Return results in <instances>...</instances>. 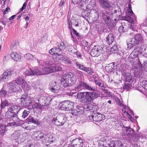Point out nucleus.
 <instances>
[{
	"instance_id": "obj_1",
	"label": "nucleus",
	"mask_w": 147,
	"mask_h": 147,
	"mask_svg": "<svg viewBox=\"0 0 147 147\" xmlns=\"http://www.w3.org/2000/svg\"><path fill=\"white\" fill-rule=\"evenodd\" d=\"M99 95L95 92H79L77 94V97L82 102L88 104L85 106V108L88 110H92V106L89 103L98 98Z\"/></svg>"
},
{
	"instance_id": "obj_2",
	"label": "nucleus",
	"mask_w": 147,
	"mask_h": 147,
	"mask_svg": "<svg viewBox=\"0 0 147 147\" xmlns=\"http://www.w3.org/2000/svg\"><path fill=\"white\" fill-rule=\"evenodd\" d=\"M76 78L71 72L65 73L61 79V83L64 87L69 86L74 84L76 81Z\"/></svg>"
},
{
	"instance_id": "obj_3",
	"label": "nucleus",
	"mask_w": 147,
	"mask_h": 147,
	"mask_svg": "<svg viewBox=\"0 0 147 147\" xmlns=\"http://www.w3.org/2000/svg\"><path fill=\"white\" fill-rule=\"evenodd\" d=\"M143 40V38L141 34H138L134 36L133 38H128L126 43L127 48L131 49L133 48L135 45L142 42Z\"/></svg>"
},
{
	"instance_id": "obj_4",
	"label": "nucleus",
	"mask_w": 147,
	"mask_h": 147,
	"mask_svg": "<svg viewBox=\"0 0 147 147\" xmlns=\"http://www.w3.org/2000/svg\"><path fill=\"white\" fill-rule=\"evenodd\" d=\"M74 103L69 100L62 102L59 105V107L60 109L65 111H72L74 107Z\"/></svg>"
},
{
	"instance_id": "obj_5",
	"label": "nucleus",
	"mask_w": 147,
	"mask_h": 147,
	"mask_svg": "<svg viewBox=\"0 0 147 147\" xmlns=\"http://www.w3.org/2000/svg\"><path fill=\"white\" fill-rule=\"evenodd\" d=\"M66 119L65 115L63 113L58 115L56 118L53 117L52 122L57 126H62L65 123Z\"/></svg>"
},
{
	"instance_id": "obj_6",
	"label": "nucleus",
	"mask_w": 147,
	"mask_h": 147,
	"mask_svg": "<svg viewBox=\"0 0 147 147\" xmlns=\"http://www.w3.org/2000/svg\"><path fill=\"white\" fill-rule=\"evenodd\" d=\"M75 88L78 90H80L82 89H85L90 91H95L97 88L94 86H92L89 84L84 82H80L75 87Z\"/></svg>"
},
{
	"instance_id": "obj_7",
	"label": "nucleus",
	"mask_w": 147,
	"mask_h": 147,
	"mask_svg": "<svg viewBox=\"0 0 147 147\" xmlns=\"http://www.w3.org/2000/svg\"><path fill=\"white\" fill-rule=\"evenodd\" d=\"M9 86L8 94L11 96H13L14 93L16 92L20 91L22 90L19 85L17 84L13 81L9 83Z\"/></svg>"
},
{
	"instance_id": "obj_8",
	"label": "nucleus",
	"mask_w": 147,
	"mask_h": 147,
	"mask_svg": "<svg viewBox=\"0 0 147 147\" xmlns=\"http://www.w3.org/2000/svg\"><path fill=\"white\" fill-rule=\"evenodd\" d=\"M100 14L105 24L108 26L111 24H112V22H111V18H112V17H111V15L107 11L105 10L101 11L100 12Z\"/></svg>"
},
{
	"instance_id": "obj_9",
	"label": "nucleus",
	"mask_w": 147,
	"mask_h": 147,
	"mask_svg": "<svg viewBox=\"0 0 147 147\" xmlns=\"http://www.w3.org/2000/svg\"><path fill=\"white\" fill-rule=\"evenodd\" d=\"M56 45L57 47H54L49 51V53L50 54H58L59 52H60V53H62L61 50L64 49L66 47L63 43H58Z\"/></svg>"
},
{
	"instance_id": "obj_10",
	"label": "nucleus",
	"mask_w": 147,
	"mask_h": 147,
	"mask_svg": "<svg viewBox=\"0 0 147 147\" xmlns=\"http://www.w3.org/2000/svg\"><path fill=\"white\" fill-rule=\"evenodd\" d=\"M20 99L21 105L23 106H29L32 102V98L26 94L22 95Z\"/></svg>"
},
{
	"instance_id": "obj_11",
	"label": "nucleus",
	"mask_w": 147,
	"mask_h": 147,
	"mask_svg": "<svg viewBox=\"0 0 147 147\" xmlns=\"http://www.w3.org/2000/svg\"><path fill=\"white\" fill-rule=\"evenodd\" d=\"M51 100V98L49 97L42 96L38 98V101L40 103L42 107H46L45 108L46 109L49 108V103Z\"/></svg>"
},
{
	"instance_id": "obj_12",
	"label": "nucleus",
	"mask_w": 147,
	"mask_h": 147,
	"mask_svg": "<svg viewBox=\"0 0 147 147\" xmlns=\"http://www.w3.org/2000/svg\"><path fill=\"white\" fill-rule=\"evenodd\" d=\"M103 49V48L101 46L95 45L91 50V55L92 57L98 56L102 53Z\"/></svg>"
},
{
	"instance_id": "obj_13",
	"label": "nucleus",
	"mask_w": 147,
	"mask_h": 147,
	"mask_svg": "<svg viewBox=\"0 0 147 147\" xmlns=\"http://www.w3.org/2000/svg\"><path fill=\"white\" fill-rule=\"evenodd\" d=\"M88 0H80L78 3L79 7L82 10H86L87 11L90 10L88 8Z\"/></svg>"
},
{
	"instance_id": "obj_14",
	"label": "nucleus",
	"mask_w": 147,
	"mask_h": 147,
	"mask_svg": "<svg viewBox=\"0 0 147 147\" xmlns=\"http://www.w3.org/2000/svg\"><path fill=\"white\" fill-rule=\"evenodd\" d=\"M61 88L60 84L55 82H52L49 86V89L53 92H59Z\"/></svg>"
},
{
	"instance_id": "obj_15",
	"label": "nucleus",
	"mask_w": 147,
	"mask_h": 147,
	"mask_svg": "<svg viewBox=\"0 0 147 147\" xmlns=\"http://www.w3.org/2000/svg\"><path fill=\"white\" fill-rule=\"evenodd\" d=\"M131 61V65L133 69H140L142 67L141 63L140 62L139 58L137 57Z\"/></svg>"
},
{
	"instance_id": "obj_16",
	"label": "nucleus",
	"mask_w": 147,
	"mask_h": 147,
	"mask_svg": "<svg viewBox=\"0 0 147 147\" xmlns=\"http://www.w3.org/2000/svg\"><path fill=\"white\" fill-rule=\"evenodd\" d=\"M12 71L7 70L4 72L1 76L0 78V82H4L7 81L9 79V76L11 75Z\"/></svg>"
},
{
	"instance_id": "obj_17",
	"label": "nucleus",
	"mask_w": 147,
	"mask_h": 147,
	"mask_svg": "<svg viewBox=\"0 0 147 147\" xmlns=\"http://www.w3.org/2000/svg\"><path fill=\"white\" fill-rule=\"evenodd\" d=\"M84 111L83 108L82 107L76 105V107L72 111L71 113L73 115H81L83 113Z\"/></svg>"
},
{
	"instance_id": "obj_18",
	"label": "nucleus",
	"mask_w": 147,
	"mask_h": 147,
	"mask_svg": "<svg viewBox=\"0 0 147 147\" xmlns=\"http://www.w3.org/2000/svg\"><path fill=\"white\" fill-rule=\"evenodd\" d=\"M111 142L110 138H107L105 139H101L99 141V144L103 147H109V144Z\"/></svg>"
},
{
	"instance_id": "obj_19",
	"label": "nucleus",
	"mask_w": 147,
	"mask_h": 147,
	"mask_svg": "<svg viewBox=\"0 0 147 147\" xmlns=\"http://www.w3.org/2000/svg\"><path fill=\"white\" fill-rule=\"evenodd\" d=\"M117 9H115L114 11V13H111V15L112 16L116 17V18H115L114 22H117L120 18V16L121 15V9L118 6L117 7Z\"/></svg>"
},
{
	"instance_id": "obj_20",
	"label": "nucleus",
	"mask_w": 147,
	"mask_h": 147,
	"mask_svg": "<svg viewBox=\"0 0 147 147\" xmlns=\"http://www.w3.org/2000/svg\"><path fill=\"white\" fill-rule=\"evenodd\" d=\"M105 117L104 115L100 113H94L93 121L96 122L100 121L103 120H104Z\"/></svg>"
},
{
	"instance_id": "obj_21",
	"label": "nucleus",
	"mask_w": 147,
	"mask_h": 147,
	"mask_svg": "<svg viewBox=\"0 0 147 147\" xmlns=\"http://www.w3.org/2000/svg\"><path fill=\"white\" fill-rule=\"evenodd\" d=\"M124 129L123 128L122 134L123 136L127 135L129 136L130 134L133 133V130L129 126L124 127Z\"/></svg>"
},
{
	"instance_id": "obj_22",
	"label": "nucleus",
	"mask_w": 147,
	"mask_h": 147,
	"mask_svg": "<svg viewBox=\"0 0 147 147\" xmlns=\"http://www.w3.org/2000/svg\"><path fill=\"white\" fill-rule=\"evenodd\" d=\"M44 136L43 133L36 131L33 132L32 136L33 138L38 140L43 138Z\"/></svg>"
},
{
	"instance_id": "obj_23",
	"label": "nucleus",
	"mask_w": 147,
	"mask_h": 147,
	"mask_svg": "<svg viewBox=\"0 0 147 147\" xmlns=\"http://www.w3.org/2000/svg\"><path fill=\"white\" fill-rule=\"evenodd\" d=\"M99 3L100 6L104 9H108L111 6L109 1L107 0H100Z\"/></svg>"
},
{
	"instance_id": "obj_24",
	"label": "nucleus",
	"mask_w": 147,
	"mask_h": 147,
	"mask_svg": "<svg viewBox=\"0 0 147 147\" xmlns=\"http://www.w3.org/2000/svg\"><path fill=\"white\" fill-rule=\"evenodd\" d=\"M72 144L74 147H82V140L80 139H76L73 141Z\"/></svg>"
},
{
	"instance_id": "obj_25",
	"label": "nucleus",
	"mask_w": 147,
	"mask_h": 147,
	"mask_svg": "<svg viewBox=\"0 0 147 147\" xmlns=\"http://www.w3.org/2000/svg\"><path fill=\"white\" fill-rule=\"evenodd\" d=\"M11 57L12 59L16 61H19L21 60L20 56L17 53L12 52L10 54Z\"/></svg>"
},
{
	"instance_id": "obj_26",
	"label": "nucleus",
	"mask_w": 147,
	"mask_h": 147,
	"mask_svg": "<svg viewBox=\"0 0 147 147\" xmlns=\"http://www.w3.org/2000/svg\"><path fill=\"white\" fill-rule=\"evenodd\" d=\"M17 117V115L16 113H12L8 110L6 112L5 115V117L7 119H13Z\"/></svg>"
},
{
	"instance_id": "obj_27",
	"label": "nucleus",
	"mask_w": 147,
	"mask_h": 147,
	"mask_svg": "<svg viewBox=\"0 0 147 147\" xmlns=\"http://www.w3.org/2000/svg\"><path fill=\"white\" fill-rule=\"evenodd\" d=\"M109 147H123V145L119 141H111L109 144Z\"/></svg>"
},
{
	"instance_id": "obj_28",
	"label": "nucleus",
	"mask_w": 147,
	"mask_h": 147,
	"mask_svg": "<svg viewBox=\"0 0 147 147\" xmlns=\"http://www.w3.org/2000/svg\"><path fill=\"white\" fill-rule=\"evenodd\" d=\"M27 120L29 122L33 123L37 125H39L40 124V122L38 119H37L32 116H29Z\"/></svg>"
},
{
	"instance_id": "obj_29",
	"label": "nucleus",
	"mask_w": 147,
	"mask_h": 147,
	"mask_svg": "<svg viewBox=\"0 0 147 147\" xmlns=\"http://www.w3.org/2000/svg\"><path fill=\"white\" fill-rule=\"evenodd\" d=\"M30 71L32 72V75H43L44 72H42V70L41 71L39 69H30Z\"/></svg>"
},
{
	"instance_id": "obj_30",
	"label": "nucleus",
	"mask_w": 147,
	"mask_h": 147,
	"mask_svg": "<svg viewBox=\"0 0 147 147\" xmlns=\"http://www.w3.org/2000/svg\"><path fill=\"white\" fill-rule=\"evenodd\" d=\"M53 67L52 66L49 67H45L43 68L42 69V72H44L43 75L45 74H48L50 73L53 72Z\"/></svg>"
},
{
	"instance_id": "obj_31",
	"label": "nucleus",
	"mask_w": 147,
	"mask_h": 147,
	"mask_svg": "<svg viewBox=\"0 0 147 147\" xmlns=\"http://www.w3.org/2000/svg\"><path fill=\"white\" fill-rule=\"evenodd\" d=\"M126 82H128L129 83L133 81L134 77L130 73L126 72L125 74Z\"/></svg>"
},
{
	"instance_id": "obj_32",
	"label": "nucleus",
	"mask_w": 147,
	"mask_h": 147,
	"mask_svg": "<svg viewBox=\"0 0 147 147\" xmlns=\"http://www.w3.org/2000/svg\"><path fill=\"white\" fill-rule=\"evenodd\" d=\"M18 109L20 110V109H18V106L13 105L9 108L8 111L12 113H18L19 111V110H18Z\"/></svg>"
},
{
	"instance_id": "obj_33",
	"label": "nucleus",
	"mask_w": 147,
	"mask_h": 147,
	"mask_svg": "<svg viewBox=\"0 0 147 147\" xmlns=\"http://www.w3.org/2000/svg\"><path fill=\"white\" fill-rule=\"evenodd\" d=\"M128 26L126 25H122L119 27L118 31L120 33L125 32L128 31Z\"/></svg>"
},
{
	"instance_id": "obj_34",
	"label": "nucleus",
	"mask_w": 147,
	"mask_h": 147,
	"mask_svg": "<svg viewBox=\"0 0 147 147\" xmlns=\"http://www.w3.org/2000/svg\"><path fill=\"white\" fill-rule=\"evenodd\" d=\"M114 40V37L112 34H109L106 38V41L109 45L112 43Z\"/></svg>"
},
{
	"instance_id": "obj_35",
	"label": "nucleus",
	"mask_w": 147,
	"mask_h": 147,
	"mask_svg": "<svg viewBox=\"0 0 147 147\" xmlns=\"http://www.w3.org/2000/svg\"><path fill=\"white\" fill-rule=\"evenodd\" d=\"M21 73H22L23 74L22 75V76L24 77L26 76H29L32 75V72L30 71L27 70L26 68L23 69H22L21 71Z\"/></svg>"
},
{
	"instance_id": "obj_36",
	"label": "nucleus",
	"mask_w": 147,
	"mask_h": 147,
	"mask_svg": "<svg viewBox=\"0 0 147 147\" xmlns=\"http://www.w3.org/2000/svg\"><path fill=\"white\" fill-rule=\"evenodd\" d=\"M96 1L95 0H88V8L90 10L92 9L93 7L96 6Z\"/></svg>"
},
{
	"instance_id": "obj_37",
	"label": "nucleus",
	"mask_w": 147,
	"mask_h": 147,
	"mask_svg": "<svg viewBox=\"0 0 147 147\" xmlns=\"http://www.w3.org/2000/svg\"><path fill=\"white\" fill-rule=\"evenodd\" d=\"M13 121L14 122H12V125L18 126L20 125L21 124L20 121H21L20 119L17 118V117L12 119Z\"/></svg>"
},
{
	"instance_id": "obj_38",
	"label": "nucleus",
	"mask_w": 147,
	"mask_h": 147,
	"mask_svg": "<svg viewBox=\"0 0 147 147\" xmlns=\"http://www.w3.org/2000/svg\"><path fill=\"white\" fill-rule=\"evenodd\" d=\"M62 65L61 64L59 63L55 65L54 66H52L54 69H53V72L61 71L62 69L61 66Z\"/></svg>"
},
{
	"instance_id": "obj_39",
	"label": "nucleus",
	"mask_w": 147,
	"mask_h": 147,
	"mask_svg": "<svg viewBox=\"0 0 147 147\" xmlns=\"http://www.w3.org/2000/svg\"><path fill=\"white\" fill-rule=\"evenodd\" d=\"M20 133L18 131H15L11 135V138L14 140H18L20 138Z\"/></svg>"
},
{
	"instance_id": "obj_40",
	"label": "nucleus",
	"mask_w": 147,
	"mask_h": 147,
	"mask_svg": "<svg viewBox=\"0 0 147 147\" xmlns=\"http://www.w3.org/2000/svg\"><path fill=\"white\" fill-rule=\"evenodd\" d=\"M70 22L71 23V25H75V26L76 27H78L79 26L78 19L74 17H73L72 18Z\"/></svg>"
},
{
	"instance_id": "obj_41",
	"label": "nucleus",
	"mask_w": 147,
	"mask_h": 147,
	"mask_svg": "<svg viewBox=\"0 0 147 147\" xmlns=\"http://www.w3.org/2000/svg\"><path fill=\"white\" fill-rule=\"evenodd\" d=\"M136 49H134L130 55V58L132 59H134L138 57V51L137 52ZM137 51H138L137 50Z\"/></svg>"
},
{
	"instance_id": "obj_42",
	"label": "nucleus",
	"mask_w": 147,
	"mask_h": 147,
	"mask_svg": "<svg viewBox=\"0 0 147 147\" xmlns=\"http://www.w3.org/2000/svg\"><path fill=\"white\" fill-rule=\"evenodd\" d=\"M41 105V104L40 102L38 103L37 102H35L32 105V107L34 109L36 108L42 109H43Z\"/></svg>"
},
{
	"instance_id": "obj_43",
	"label": "nucleus",
	"mask_w": 147,
	"mask_h": 147,
	"mask_svg": "<svg viewBox=\"0 0 147 147\" xmlns=\"http://www.w3.org/2000/svg\"><path fill=\"white\" fill-rule=\"evenodd\" d=\"M25 81V80L23 79L20 77H19L16 78L15 80L13 81L17 84H22Z\"/></svg>"
},
{
	"instance_id": "obj_44",
	"label": "nucleus",
	"mask_w": 147,
	"mask_h": 147,
	"mask_svg": "<svg viewBox=\"0 0 147 147\" xmlns=\"http://www.w3.org/2000/svg\"><path fill=\"white\" fill-rule=\"evenodd\" d=\"M94 81L96 84L98 85L101 88L104 87V83L100 80L98 79H95L94 80Z\"/></svg>"
},
{
	"instance_id": "obj_45",
	"label": "nucleus",
	"mask_w": 147,
	"mask_h": 147,
	"mask_svg": "<svg viewBox=\"0 0 147 147\" xmlns=\"http://www.w3.org/2000/svg\"><path fill=\"white\" fill-rule=\"evenodd\" d=\"M98 13L96 11H95L93 14L92 16L93 21L95 22L97 21L99 18Z\"/></svg>"
},
{
	"instance_id": "obj_46",
	"label": "nucleus",
	"mask_w": 147,
	"mask_h": 147,
	"mask_svg": "<svg viewBox=\"0 0 147 147\" xmlns=\"http://www.w3.org/2000/svg\"><path fill=\"white\" fill-rule=\"evenodd\" d=\"M6 126L5 125L0 124V134L3 136L4 135Z\"/></svg>"
},
{
	"instance_id": "obj_47",
	"label": "nucleus",
	"mask_w": 147,
	"mask_h": 147,
	"mask_svg": "<svg viewBox=\"0 0 147 147\" xmlns=\"http://www.w3.org/2000/svg\"><path fill=\"white\" fill-rule=\"evenodd\" d=\"M127 7L128 8L127 13L130 16H133V15H134V14L133 11L131 9V3H128Z\"/></svg>"
},
{
	"instance_id": "obj_48",
	"label": "nucleus",
	"mask_w": 147,
	"mask_h": 147,
	"mask_svg": "<svg viewBox=\"0 0 147 147\" xmlns=\"http://www.w3.org/2000/svg\"><path fill=\"white\" fill-rule=\"evenodd\" d=\"M129 15L128 14V15H126L124 17V19L129 22L132 23L134 22L133 19L129 16Z\"/></svg>"
},
{
	"instance_id": "obj_49",
	"label": "nucleus",
	"mask_w": 147,
	"mask_h": 147,
	"mask_svg": "<svg viewBox=\"0 0 147 147\" xmlns=\"http://www.w3.org/2000/svg\"><path fill=\"white\" fill-rule=\"evenodd\" d=\"M18 44L17 42H13L10 47V49L12 50H14L17 48L18 46Z\"/></svg>"
},
{
	"instance_id": "obj_50",
	"label": "nucleus",
	"mask_w": 147,
	"mask_h": 147,
	"mask_svg": "<svg viewBox=\"0 0 147 147\" xmlns=\"http://www.w3.org/2000/svg\"><path fill=\"white\" fill-rule=\"evenodd\" d=\"M118 50V49L116 45H114L111 48L110 50L111 53H114L116 52Z\"/></svg>"
},
{
	"instance_id": "obj_51",
	"label": "nucleus",
	"mask_w": 147,
	"mask_h": 147,
	"mask_svg": "<svg viewBox=\"0 0 147 147\" xmlns=\"http://www.w3.org/2000/svg\"><path fill=\"white\" fill-rule=\"evenodd\" d=\"M52 138V136L50 134H47L45 136V140L47 141L51 142V139Z\"/></svg>"
},
{
	"instance_id": "obj_52",
	"label": "nucleus",
	"mask_w": 147,
	"mask_h": 147,
	"mask_svg": "<svg viewBox=\"0 0 147 147\" xmlns=\"http://www.w3.org/2000/svg\"><path fill=\"white\" fill-rule=\"evenodd\" d=\"M76 64L78 68L83 71L84 70L85 67L83 65H81L77 62H76Z\"/></svg>"
},
{
	"instance_id": "obj_53",
	"label": "nucleus",
	"mask_w": 147,
	"mask_h": 147,
	"mask_svg": "<svg viewBox=\"0 0 147 147\" xmlns=\"http://www.w3.org/2000/svg\"><path fill=\"white\" fill-rule=\"evenodd\" d=\"M8 105V101L6 100H5L4 101L2 102L1 105V108L3 109L4 107L7 106Z\"/></svg>"
},
{
	"instance_id": "obj_54",
	"label": "nucleus",
	"mask_w": 147,
	"mask_h": 147,
	"mask_svg": "<svg viewBox=\"0 0 147 147\" xmlns=\"http://www.w3.org/2000/svg\"><path fill=\"white\" fill-rule=\"evenodd\" d=\"M131 85L130 84L126 82L124 85L123 88L124 89L127 90L131 88Z\"/></svg>"
},
{
	"instance_id": "obj_55",
	"label": "nucleus",
	"mask_w": 147,
	"mask_h": 147,
	"mask_svg": "<svg viewBox=\"0 0 147 147\" xmlns=\"http://www.w3.org/2000/svg\"><path fill=\"white\" fill-rule=\"evenodd\" d=\"M141 54L146 57H147V47L143 48L142 50Z\"/></svg>"
},
{
	"instance_id": "obj_56",
	"label": "nucleus",
	"mask_w": 147,
	"mask_h": 147,
	"mask_svg": "<svg viewBox=\"0 0 147 147\" xmlns=\"http://www.w3.org/2000/svg\"><path fill=\"white\" fill-rule=\"evenodd\" d=\"M30 112L29 111H27L26 110H25L23 112L22 117L25 118L26 117H27L29 114L30 113Z\"/></svg>"
},
{
	"instance_id": "obj_57",
	"label": "nucleus",
	"mask_w": 147,
	"mask_h": 147,
	"mask_svg": "<svg viewBox=\"0 0 147 147\" xmlns=\"http://www.w3.org/2000/svg\"><path fill=\"white\" fill-rule=\"evenodd\" d=\"M69 29L70 30L71 32H72L77 36L80 37L81 36L79 34V33H78L74 29L72 28Z\"/></svg>"
},
{
	"instance_id": "obj_58",
	"label": "nucleus",
	"mask_w": 147,
	"mask_h": 147,
	"mask_svg": "<svg viewBox=\"0 0 147 147\" xmlns=\"http://www.w3.org/2000/svg\"><path fill=\"white\" fill-rule=\"evenodd\" d=\"M1 22L3 25H5L8 22V20L7 18L3 16L2 19L1 20Z\"/></svg>"
},
{
	"instance_id": "obj_59",
	"label": "nucleus",
	"mask_w": 147,
	"mask_h": 147,
	"mask_svg": "<svg viewBox=\"0 0 147 147\" xmlns=\"http://www.w3.org/2000/svg\"><path fill=\"white\" fill-rule=\"evenodd\" d=\"M84 71H86L88 74H90L93 73L91 69L89 67H85Z\"/></svg>"
},
{
	"instance_id": "obj_60",
	"label": "nucleus",
	"mask_w": 147,
	"mask_h": 147,
	"mask_svg": "<svg viewBox=\"0 0 147 147\" xmlns=\"http://www.w3.org/2000/svg\"><path fill=\"white\" fill-rule=\"evenodd\" d=\"M109 65L111 67V68H112V69L113 70H115L117 69V63L114 62L110 63L109 64Z\"/></svg>"
},
{
	"instance_id": "obj_61",
	"label": "nucleus",
	"mask_w": 147,
	"mask_h": 147,
	"mask_svg": "<svg viewBox=\"0 0 147 147\" xmlns=\"http://www.w3.org/2000/svg\"><path fill=\"white\" fill-rule=\"evenodd\" d=\"M142 85L143 88L147 90V81L144 80L142 82Z\"/></svg>"
},
{
	"instance_id": "obj_62",
	"label": "nucleus",
	"mask_w": 147,
	"mask_h": 147,
	"mask_svg": "<svg viewBox=\"0 0 147 147\" xmlns=\"http://www.w3.org/2000/svg\"><path fill=\"white\" fill-rule=\"evenodd\" d=\"M10 120L9 119H6L5 122V124H6V125H5L6 126H7V127H12V123L11 122H8L9 121H10Z\"/></svg>"
},
{
	"instance_id": "obj_63",
	"label": "nucleus",
	"mask_w": 147,
	"mask_h": 147,
	"mask_svg": "<svg viewBox=\"0 0 147 147\" xmlns=\"http://www.w3.org/2000/svg\"><path fill=\"white\" fill-rule=\"evenodd\" d=\"M25 57L28 59H32L33 56L30 53L26 54L25 56Z\"/></svg>"
},
{
	"instance_id": "obj_64",
	"label": "nucleus",
	"mask_w": 147,
	"mask_h": 147,
	"mask_svg": "<svg viewBox=\"0 0 147 147\" xmlns=\"http://www.w3.org/2000/svg\"><path fill=\"white\" fill-rule=\"evenodd\" d=\"M143 67L144 69V70L147 72V61H146L144 62L143 63Z\"/></svg>"
}]
</instances>
